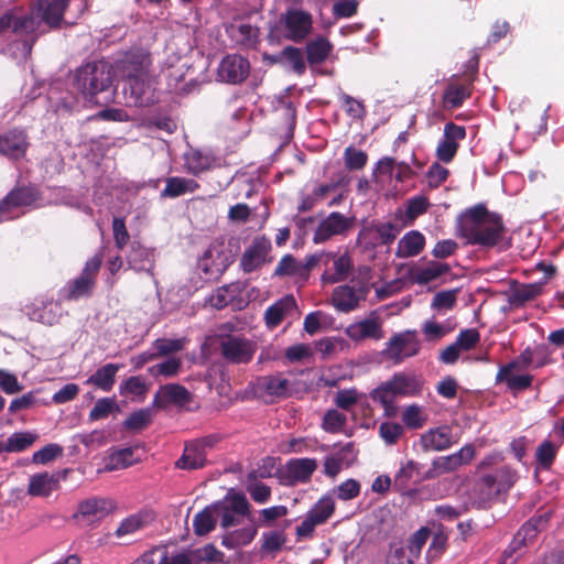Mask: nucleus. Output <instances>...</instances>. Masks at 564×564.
I'll list each match as a JSON object with an SVG mask.
<instances>
[{
	"label": "nucleus",
	"instance_id": "obj_23",
	"mask_svg": "<svg viewBox=\"0 0 564 564\" xmlns=\"http://www.w3.org/2000/svg\"><path fill=\"white\" fill-rule=\"evenodd\" d=\"M61 311V303L53 299H40L31 305H25L26 315L31 321L50 326L58 323L62 315Z\"/></svg>",
	"mask_w": 564,
	"mask_h": 564
},
{
	"label": "nucleus",
	"instance_id": "obj_8",
	"mask_svg": "<svg viewBox=\"0 0 564 564\" xmlns=\"http://www.w3.org/2000/svg\"><path fill=\"white\" fill-rule=\"evenodd\" d=\"M213 508L215 516L220 520V527L224 529L238 525L240 518L243 517L253 521L251 505L242 492L229 490L223 500L213 503Z\"/></svg>",
	"mask_w": 564,
	"mask_h": 564
},
{
	"label": "nucleus",
	"instance_id": "obj_46",
	"mask_svg": "<svg viewBox=\"0 0 564 564\" xmlns=\"http://www.w3.org/2000/svg\"><path fill=\"white\" fill-rule=\"evenodd\" d=\"M133 455L134 451L131 447L118 449L105 457L104 469L106 471H113L128 468L137 463V459H134Z\"/></svg>",
	"mask_w": 564,
	"mask_h": 564
},
{
	"label": "nucleus",
	"instance_id": "obj_19",
	"mask_svg": "<svg viewBox=\"0 0 564 564\" xmlns=\"http://www.w3.org/2000/svg\"><path fill=\"white\" fill-rule=\"evenodd\" d=\"M368 288L366 285L354 288L348 284H344L334 289L332 303L337 311L349 313L356 310L361 301L366 300Z\"/></svg>",
	"mask_w": 564,
	"mask_h": 564
},
{
	"label": "nucleus",
	"instance_id": "obj_64",
	"mask_svg": "<svg viewBox=\"0 0 564 564\" xmlns=\"http://www.w3.org/2000/svg\"><path fill=\"white\" fill-rule=\"evenodd\" d=\"M281 56L288 61L296 74L302 75L305 72L306 66L300 48L286 46L281 52Z\"/></svg>",
	"mask_w": 564,
	"mask_h": 564
},
{
	"label": "nucleus",
	"instance_id": "obj_2",
	"mask_svg": "<svg viewBox=\"0 0 564 564\" xmlns=\"http://www.w3.org/2000/svg\"><path fill=\"white\" fill-rule=\"evenodd\" d=\"M152 65L151 53L142 47H132L117 59V72L124 82L123 93L129 106L149 107L156 102Z\"/></svg>",
	"mask_w": 564,
	"mask_h": 564
},
{
	"label": "nucleus",
	"instance_id": "obj_33",
	"mask_svg": "<svg viewBox=\"0 0 564 564\" xmlns=\"http://www.w3.org/2000/svg\"><path fill=\"white\" fill-rule=\"evenodd\" d=\"M154 512L151 510H141L137 513L130 514L120 522L115 534L117 538L132 534L149 525L154 521Z\"/></svg>",
	"mask_w": 564,
	"mask_h": 564
},
{
	"label": "nucleus",
	"instance_id": "obj_41",
	"mask_svg": "<svg viewBox=\"0 0 564 564\" xmlns=\"http://www.w3.org/2000/svg\"><path fill=\"white\" fill-rule=\"evenodd\" d=\"M119 368L118 365L107 364L98 368L96 372L86 380V384H93L105 392H109L115 384Z\"/></svg>",
	"mask_w": 564,
	"mask_h": 564
},
{
	"label": "nucleus",
	"instance_id": "obj_5",
	"mask_svg": "<svg viewBox=\"0 0 564 564\" xmlns=\"http://www.w3.org/2000/svg\"><path fill=\"white\" fill-rule=\"evenodd\" d=\"M111 69L106 63H88L76 70L74 85L83 94L85 100L94 105H102L98 94L110 88Z\"/></svg>",
	"mask_w": 564,
	"mask_h": 564
},
{
	"label": "nucleus",
	"instance_id": "obj_4",
	"mask_svg": "<svg viewBox=\"0 0 564 564\" xmlns=\"http://www.w3.org/2000/svg\"><path fill=\"white\" fill-rule=\"evenodd\" d=\"M519 478L518 471L510 465H501L476 476L470 496L478 508H487L500 495L509 492Z\"/></svg>",
	"mask_w": 564,
	"mask_h": 564
},
{
	"label": "nucleus",
	"instance_id": "obj_18",
	"mask_svg": "<svg viewBox=\"0 0 564 564\" xmlns=\"http://www.w3.org/2000/svg\"><path fill=\"white\" fill-rule=\"evenodd\" d=\"M345 334L355 343L366 339L380 340L384 337L382 323L376 312H372L365 319L348 325L345 329Z\"/></svg>",
	"mask_w": 564,
	"mask_h": 564
},
{
	"label": "nucleus",
	"instance_id": "obj_15",
	"mask_svg": "<svg viewBox=\"0 0 564 564\" xmlns=\"http://www.w3.org/2000/svg\"><path fill=\"white\" fill-rule=\"evenodd\" d=\"M351 226V218L338 212H333L319 221L314 230L312 240L315 245L324 243L335 236L345 235Z\"/></svg>",
	"mask_w": 564,
	"mask_h": 564
},
{
	"label": "nucleus",
	"instance_id": "obj_35",
	"mask_svg": "<svg viewBox=\"0 0 564 564\" xmlns=\"http://www.w3.org/2000/svg\"><path fill=\"white\" fill-rule=\"evenodd\" d=\"M296 307L293 295H286L270 305L264 313L265 325L269 328L278 327L285 317V314Z\"/></svg>",
	"mask_w": 564,
	"mask_h": 564
},
{
	"label": "nucleus",
	"instance_id": "obj_13",
	"mask_svg": "<svg viewBox=\"0 0 564 564\" xmlns=\"http://www.w3.org/2000/svg\"><path fill=\"white\" fill-rule=\"evenodd\" d=\"M31 143L24 128L14 127L0 131V155L19 161L26 155Z\"/></svg>",
	"mask_w": 564,
	"mask_h": 564
},
{
	"label": "nucleus",
	"instance_id": "obj_44",
	"mask_svg": "<svg viewBox=\"0 0 564 564\" xmlns=\"http://www.w3.org/2000/svg\"><path fill=\"white\" fill-rule=\"evenodd\" d=\"M541 292L542 285L540 283L519 284L510 291L508 302L511 306L520 307L534 300Z\"/></svg>",
	"mask_w": 564,
	"mask_h": 564
},
{
	"label": "nucleus",
	"instance_id": "obj_42",
	"mask_svg": "<svg viewBox=\"0 0 564 564\" xmlns=\"http://www.w3.org/2000/svg\"><path fill=\"white\" fill-rule=\"evenodd\" d=\"M257 532L253 525L227 532L221 538V545L228 550L246 546L253 541Z\"/></svg>",
	"mask_w": 564,
	"mask_h": 564
},
{
	"label": "nucleus",
	"instance_id": "obj_43",
	"mask_svg": "<svg viewBox=\"0 0 564 564\" xmlns=\"http://www.w3.org/2000/svg\"><path fill=\"white\" fill-rule=\"evenodd\" d=\"M333 50L332 43L324 36H318L306 44V58L310 65H317L327 59Z\"/></svg>",
	"mask_w": 564,
	"mask_h": 564
},
{
	"label": "nucleus",
	"instance_id": "obj_21",
	"mask_svg": "<svg viewBox=\"0 0 564 564\" xmlns=\"http://www.w3.org/2000/svg\"><path fill=\"white\" fill-rule=\"evenodd\" d=\"M354 270L352 257L348 250H338L333 253L332 265L321 275L325 284H335L346 281Z\"/></svg>",
	"mask_w": 564,
	"mask_h": 564
},
{
	"label": "nucleus",
	"instance_id": "obj_54",
	"mask_svg": "<svg viewBox=\"0 0 564 564\" xmlns=\"http://www.w3.org/2000/svg\"><path fill=\"white\" fill-rule=\"evenodd\" d=\"M547 521V513L532 517L518 530L519 536L524 538L527 543H531L536 538L538 533L545 527Z\"/></svg>",
	"mask_w": 564,
	"mask_h": 564
},
{
	"label": "nucleus",
	"instance_id": "obj_31",
	"mask_svg": "<svg viewBox=\"0 0 564 564\" xmlns=\"http://www.w3.org/2000/svg\"><path fill=\"white\" fill-rule=\"evenodd\" d=\"M165 183V187L160 193L161 198H176L195 193L199 188V184L195 180L181 176H170Z\"/></svg>",
	"mask_w": 564,
	"mask_h": 564
},
{
	"label": "nucleus",
	"instance_id": "obj_17",
	"mask_svg": "<svg viewBox=\"0 0 564 564\" xmlns=\"http://www.w3.org/2000/svg\"><path fill=\"white\" fill-rule=\"evenodd\" d=\"M41 198V194L35 186H21L11 189L0 200V219H8L9 214L19 207L31 206Z\"/></svg>",
	"mask_w": 564,
	"mask_h": 564
},
{
	"label": "nucleus",
	"instance_id": "obj_58",
	"mask_svg": "<svg viewBox=\"0 0 564 564\" xmlns=\"http://www.w3.org/2000/svg\"><path fill=\"white\" fill-rule=\"evenodd\" d=\"M182 367V361L180 358L172 357L164 360L161 364L154 365L149 368V373L153 377H165L171 378L178 373Z\"/></svg>",
	"mask_w": 564,
	"mask_h": 564
},
{
	"label": "nucleus",
	"instance_id": "obj_50",
	"mask_svg": "<svg viewBox=\"0 0 564 564\" xmlns=\"http://www.w3.org/2000/svg\"><path fill=\"white\" fill-rule=\"evenodd\" d=\"M534 361V349L527 347L518 357L498 369V379L512 373L513 370L527 369Z\"/></svg>",
	"mask_w": 564,
	"mask_h": 564
},
{
	"label": "nucleus",
	"instance_id": "obj_1",
	"mask_svg": "<svg viewBox=\"0 0 564 564\" xmlns=\"http://www.w3.org/2000/svg\"><path fill=\"white\" fill-rule=\"evenodd\" d=\"M89 0H31L28 10L13 7L0 15V39H18L31 52L41 36L77 24Z\"/></svg>",
	"mask_w": 564,
	"mask_h": 564
},
{
	"label": "nucleus",
	"instance_id": "obj_30",
	"mask_svg": "<svg viewBox=\"0 0 564 564\" xmlns=\"http://www.w3.org/2000/svg\"><path fill=\"white\" fill-rule=\"evenodd\" d=\"M206 453L194 442H186L182 456L175 462V467L182 470H196L207 465Z\"/></svg>",
	"mask_w": 564,
	"mask_h": 564
},
{
	"label": "nucleus",
	"instance_id": "obj_62",
	"mask_svg": "<svg viewBox=\"0 0 564 564\" xmlns=\"http://www.w3.org/2000/svg\"><path fill=\"white\" fill-rule=\"evenodd\" d=\"M345 165L350 171L362 170L368 161V155L361 150L348 147L344 153Z\"/></svg>",
	"mask_w": 564,
	"mask_h": 564
},
{
	"label": "nucleus",
	"instance_id": "obj_6",
	"mask_svg": "<svg viewBox=\"0 0 564 564\" xmlns=\"http://www.w3.org/2000/svg\"><path fill=\"white\" fill-rule=\"evenodd\" d=\"M423 390V379L414 373L397 372L370 392V398L381 405H391L399 397H417Z\"/></svg>",
	"mask_w": 564,
	"mask_h": 564
},
{
	"label": "nucleus",
	"instance_id": "obj_27",
	"mask_svg": "<svg viewBox=\"0 0 564 564\" xmlns=\"http://www.w3.org/2000/svg\"><path fill=\"white\" fill-rule=\"evenodd\" d=\"M420 443L425 452H441L456 444L457 440L453 437L451 426L442 425L424 432L420 437Z\"/></svg>",
	"mask_w": 564,
	"mask_h": 564
},
{
	"label": "nucleus",
	"instance_id": "obj_24",
	"mask_svg": "<svg viewBox=\"0 0 564 564\" xmlns=\"http://www.w3.org/2000/svg\"><path fill=\"white\" fill-rule=\"evenodd\" d=\"M67 470L50 474L47 471L34 474L30 477L28 494L32 497H48L59 488L62 479H66Z\"/></svg>",
	"mask_w": 564,
	"mask_h": 564
},
{
	"label": "nucleus",
	"instance_id": "obj_59",
	"mask_svg": "<svg viewBox=\"0 0 564 564\" xmlns=\"http://www.w3.org/2000/svg\"><path fill=\"white\" fill-rule=\"evenodd\" d=\"M346 422V414L339 412L336 409H332L325 413L322 427L327 433H338L345 426Z\"/></svg>",
	"mask_w": 564,
	"mask_h": 564
},
{
	"label": "nucleus",
	"instance_id": "obj_11",
	"mask_svg": "<svg viewBox=\"0 0 564 564\" xmlns=\"http://www.w3.org/2000/svg\"><path fill=\"white\" fill-rule=\"evenodd\" d=\"M386 345L383 355L394 365L401 364L405 358L417 355L421 348L415 330L394 334Z\"/></svg>",
	"mask_w": 564,
	"mask_h": 564
},
{
	"label": "nucleus",
	"instance_id": "obj_53",
	"mask_svg": "<svg viewBox=\"0 0 564 564\" xmlns=\"http://www.w3.org/2000/svg\"><path fill=\"white\" fill-rule=\"evenodd\" d=\"M557 449V446L550 440L543 441L535 452L538 466L545 470L550 469L556 458Z\"/></svg>",
	"mask_w": 564,
	"mask_h": 564
},
{
	"label": "nucleus",
	"instance_id": "obj_40",
	"mask_svg": "<svg viewBox=\"0 0 564 564\" xmlns=\"http://www.w3.org/2000/svg\"><path fill=\"white\" fill-rule=\"evenodd\" d=\"M214 164V159L208 155L204 154L198 150L191 149L184 154V166L188 174H192L194 176H198L203 172L208 171L212 169Z\"/></svg>",
	"mask_w": 564,
	"mask_h": 564
},
{
	"label": "nucleus",
	"instance_id": "obj_55",
	"mask_svg": "<svg viewBox=\"0 0 564 564\" xmlns=\"http://www.w3.org/2000/svg\"><path fill=\"white\" fill-rule=\"evenodd\" d=\"M286 542L284 531H269L262 533L261 551L265 554H275Z\"/></svg>",
	"mask_w": 564,
	"mask_h": 564
},
{
	"label": "nucleus",
	"instance_id": "obj_45",
	"mask_svg": "<svg viewBox=\"0 0 564 564\" xmlns=\"http://www.w3.org/2000/svg\"><path fill=\"white\" fill-rule=\"evenodd\" d=\"M259 384L268 395L282 399L289 397L290 381L280 373L261 377Z\"/></svg>",
	"mask_w": 564,
	"mask_h": 564
},
{
	"label": "nucleus",
	"instance_id": "obj_12",
	"mask_svg": "<svg viewBox=\"0 0 564 564\" xmlns=\"http://www.w3.org/2000/svg\"><path fill=\"white\" fill-rule=\"evenodd\" d=\"M256 350V344L241 336L228 335L220 340L221 356L230 364H249Z\"/></svg>",
	"mask_w": 564,
	"mask_h": 564
},
{
	"label": "nucleus",
	"instance_id": "obj_56",
	"mask_svg": "<svg viewBox=\"0 0 564 564\" xmlns=\"http://www.w3.org/2000/svg\"><path fill=\"white\" fill-rule=\"evenodd\" d=\"M505 382L507 388L512 392H520L523 390L529 389L532 386L533 382V376L525 373V375H516L512 376L506 375L502 377V379H498V373L496 375V383Z\"/></svg>",
	"mask_w": 564,
	"mask_h": 564
},
{
	"label": "nucleus",
	"instance_id": "obj_29",
	"mask_svg": "<svg viewBox=\"0 0 564 564\" xmlns=\"http://www.w3.org/2000/svg\"><path fill=\"white\" fill-rule=\"evenodd\" d=\"M317 468L315 458H294L286 464V477L290 485L307 482Z\"/></svg>",
	"mask_w": 564,
	"mask_h": 564
},
{
	"label": "nucleus",
	"instance_id": "obj_60",
	"mask_svg": "<svg viewBox=\"0 0 564 564\" xmlns=\"http://www.w3.org/2000/svg\"><path fill=\"white\" fill-rule=\"evenodd\" d=\"M420 474V464L414 460H409L403 465L394 477V486L399 489H405L409 481Z\"/></svg>",
	"mask_w": 564,
	"mask_h": 564
},
{
	"label": "nucleus",
	"instance_id": "obj_9",
	"mask_svg": "<svg viewBox=\"0 0 564 564\" xmlns=\"http://www.w3.org/2000/svg\"><path fill=\"white\" fill-rule=\"evenodd\" d=\"M235 261L234 254L224 242H215L205 250L197 262L206 281H217Z\"/></svg>",
	"mask_w": 564,
	"mask_h": 564
},
{
	"label": "nucleus",
	"instance_id": "obj_48",
	"mask_svg": "<svg viewBox=\"0 0 564 564\" xmlns=\"http://www.w3.org/2000/svg\"><path fill=\"white\" fill-rule=\"evenodd\" d=\"M335 512V501L329 496L322 497L313 508L307 512V516L317 524H324Z\"/></svg>",
	"mask_w": 564,
	"mask_h": 564
},
{
	"label": "nucleus",
	"instance_id": "obj_10",
	"mask_svg": "<svg viewBox=\"0 0 564 564\" xmlns=\"http://www.w3.org/2000/svg\"><path fill=\"white\" fill-rule=\"evenodd\" d=\"M285 39L295 43L303 42L313 29V18L307 11L290 8L280 17Z\"/></svg>",
	"mask_w": 564,
	"mask_h": 564
},
{
	"label": "nucleus",
	"instance_id": "obj_52",
	"mask_svg": "<svg viewBox=\"0 0 564 564\" xmlns=\"http://www.w3.org/2000/svg\"><path fill=\"white\" fill-rule=\"evenodd\" d=\"M231 32L237 43L242 46L253 47L258 42L259 29L249 23H241L237 26L232 25Z\"/></svg>",
	"mask_w": 564,
	"mask_h": 564
},
{
	"label": "nucleus",
	"instance_id": "obj_34",
	"mask_svg": "<svg viewBox=\"0 0 564 564\" xmlns=\"http://www.w3.org/2000/svg\"><path fill=\"white\" fill-rule=\"evenodd\" d=\"M278 276H297L304 281L310 278V268H306V257L297 261L292 254L283 256L274 270Z\"/></svg>",
	"mask_w": 564,
	"mask_h": 564
},
{
	"label": "nucleus",
	"instance_id": "obj_63",
	"mask_svg": "<svg viewBox=\"0 0 564 564\" xmlns=\"http://www.w3.org/2000/svg\"><path fill=\"white\" fill-rule=\"evenodd\" d=\"M118 409V405L113 399L101 398L96 401L94 408L89 412V420L97 421L109 416V414Z\"/></svg>",
	"mask_w": 564,
	"mask_h": 564
},
{
	"label": "nucleus",
	"instance_id": "obj_39",
	"mask_svg": "<svg viewBox=\"0 0 564 564\" xmlns=\"http://www.w3.org/2000/svg\"><path fill=\"white\" fill-rule=\"evenodd\" d=\"M242 292L240 282L225 284L215 290L209 297V304L216 310H223L232 303Z\"/></svg>",
	"mask_w": 564,
	"mask_h": 564
},
{
	"label": "nucleus",
	"instance_id": "obj_25",
	"mask_svg": "<svg viewBox=\"0 0 564 564\" xmlns=\"http://www.w3.org/2000/svg\"><path fill=\"white\" fill-rule=\"evenodd\" d=\"M128 268L140 273L145 272L153 275L155 259L153 250L132 241L126 256Z\"/></svg>",
	"mask_w": 564,
	"mask_h": 564
},
{
	"label": "nucleus",
	"instance_id": "obj_16",
	"mask_svg": "<svg viewBox=\"0 0 564 564\" xmlns=\"http://www.w3.org/2000/svg\"><path fill=\"white\" fill-rule=\"evenodd\" d=\"M466 138V129L454 122H447L444 127L443 138L436 148V158L444 163H451L458 149L459 142Z\"/></svg>",
	"mask_w": 564,
	"mask_h": 564
},
{
	"label": "nucleus",
	"instance_id": "obj_20",
	"mask_svg": "<svg viewBox=\"0 0 564 564\" xmlns=\"http://www.w3.org/2000/svg\"><path fill=\"white\" fill-rule=\"evenodd\" d=\"M249 61L238 54L225 56L218 67V76L229 84L242 83L249 76Z\"/></svg>",
	"mask_w": 564,
	"mask_h": 564
},
{
	"label": "nucleus",
	"instance_id": "obj_47",
	"mask_svg": "<svg viewBox=\"0 0 564 564\" xmlns=\"http://www.w3.org/2000/svg\"><path fill=\"white\" fill-rule=\"evenodd\" d=\"M246 489L252 500L257 503H265L271 498V488L268 485L258 481L257 470L248 473Z\"/></svg>",
	"mask_w": 564,
	"mask_h": 564
},
{
	"label": "nucleus",
	"instance_id": "obj_49",
	"mask_svg": "<svg viewBox=\"0 0 564 564\" xmlns=\"http://www.w3.org/2000/svg\"><path fill=\"white\" fill-rule=\"evenodd\" d=\"M215 511L213 505L197 512L193 519V528L196 535L203 536L216 528Z\"/></svg>",
	"mask_w": 564,
	"mask_h": 564
},
{
	"label": "nucleus",
	"instance_id": "obj_3",
	"mask_svg": "<svg viewBox=\"0 0 564 564\" xmlns=\"http://www.w3.org/2000/svg\"><path fill=\"white\" fill-rule=\"evenodd\" d=\"M459 236L469 245L492 248L506 231L502 217L490 213L484 204H477L462 213L457 226Z\"/></svg>",
	"mask_w": 564,
	"mask_h": 564
},
{
	"label": "nucleus",
	"instance_id": "obj_61",
	"mask_svg": "<svg viewBox=\"0 0 564 564\" xmlns=\"http://www.w3.org/2000/svg\"><path fill=\"white\" fill-rule=\"evenodd\" d=\"M403 433V425L395 422H382L379 426V435L387 445L397 444Z\"/></svg>",
	"mask_w": 564,
	"mask_h": 564
},
{
	"label": "nucleus",
	"instance_id": "obj_7",
	"mask_svg": "<svg viewBox=\"0 0 564 564\" xmlns=\"http://www.w3.org/2000/svg\"><path fill=\"white\" fill-rule=\"evenodd\" d=\"M104 254L98 252L85 262L80 274L69 280L61 291L64 301H78L90 297L97 285V276L102 265Z\"/></svg>",
	"mask_w": 564,
	"mask_h": 564
},
{
	"label": "nucleus",
	"instance_id": "obj_36",
	"mask_svg": "<svg viewBox=\"0 0 564 564\" xmlns=\"http://www.w3.org/2000/svg\"><path fill=\"white\" fill-rule=\"evenodd\" d=\"M471 83H449L443 94L444 106L451 109L460 107L471 96Z\"/></svg>",
	"mask_w": 564,
	"mask_h": 564
},
{
	"label": "nucleus",
	"instance_id": "obj_28",
	"mask_svg": "<svg viewBox=\"0 0 564 564\" xmlns=\"http://www.w3.org/2000/svg\"><path fill=\"white\" fill-rule=\"evenodd\" d=\"M475 447L471 444L463 446L458 452L436 457L432 466L437 469L440 474L452 473L457 470L460 466L469 464L475 457Z\"/></svg>",
	"mask_w": 564,
	"mask_h": 564
},
{
	"label": "nucleus",
	"instance_id": "obj_57",
	"mask_svg": "<svg viewBox=\"0 0 564 564\" xmlns=\"http://www.w3.org/2000/svg\"><path fill=\"white\" fill-rule=\"evenodd\" d=\"M152 423V411L149 408L131 413L124 421V427L131 431H141Z\"/></svg>",
	"mask_w": 564,
	"mask_h": 564
},
{
	"label": "nucleus",
	"instance_id": "obj_37",
	"mask_svg": "<svg viewBox=\"0 0 564 564\" xmlns=\"http://www.w3.org/2000/svg\"><path fill=\"white\" fill-rule=\"evenodd\" d=\"M449 270L451 268L447 263L431 261L427 267L412 269L410 276L413 283L426 285L443 274H446Z\"/></svg>",
	"mask_w": 564,
	"mask_h": 564
},
{
	"label": "nucleus",
	"instance_id": "obj_32",
	"mask_svg": "<svg viewBox=\"0 0 564 564\" xmlns=\"http://www.w3.org/2000/svg\"><path fill=\"white\" fill-rule=\"evenodd\" d=\"M425 247V237L417 230L406 232L398 242L395 257L400 259L415 257Z\"/></svg>",
	"mask_w": 564,
	"mask_h": 564
},
{
	"label": "nucleus",
	"instance_id": "obj_26",
	"mask_svg": "<svg viewBox=\"0 0 564 564\" xmlns=\"http://www.w3.org/2000/svg\"><path fill=\"white\" fill-rule=\"evenodd\" d=\"M113 509L111 500L99 497H91L78 503V510L73 518L82 517L88 523L99 521L107 517Z\"/></svg>",
	"mask_w": 564,
	"mask_h": 564
},
{
	"label": "nucleus",
	"instance_id": "obj_51",
	"mask_svg": "<svg viewBox=\"0 0 564 564\" xmlns=\"http://www.w3.org/2000/svg\"><path fill=\"white\" fill-rule=\"evenodd\" d=\"M402 422L410 430H419L426 424L427 414L424 412L423 406L413 403L404 409Z\"/></svg>",
	"mask_w": 564,
	"mask_h": 564
},
{
	"label": "nucleus",
	"instance_id": "obj_14",
	"mask_svg": "<svg viewBox=\"0 0 564 564\" xmlns=\"http://www.w3.org/2000/svg\"><path fill=\"white\" fill-rule=\"evenodd\" d=\"M272 245L270 239L264 236L254 238L240 258V269L245 273H251L265 263H270L272 261V258L269 257Z\"/></svg>",
	"mask_w": 564,
	"mask_h": 564
},
{
	"label": "nucleus",
	"instance_id": "obj_38",
	"mask_svg": "<svg viewBox=\"0 0 564 564\" xmlns=\"http://www.w3.org/2000/svg\"><path fill=\"white\" fill-rule=\"evenodd\" d=\"M39 438L34 432H15L6 441H0V454L21 453L30 448Z\"/></svg>",
	"mask_w": 564,
	"mask_h": 564
},
{
	"label": "nucleus",
	"instance_id": "obj_22",
	"mask_svg": "<svg viewBox=\"0 0 564 564\" xmlns=\"http://www.w3.org/2000/svg\"><path fill=\"white\" fill-rule=\"evenodd\" d=\"M193 401L192 393L178 383H167L160 387L154 395L153 406L158 409H165L169 404H174L178 408L188 409V404Z\"/></svg>",
	"mask_w": 564,
	"mask_h": 564
}]
</instances>
